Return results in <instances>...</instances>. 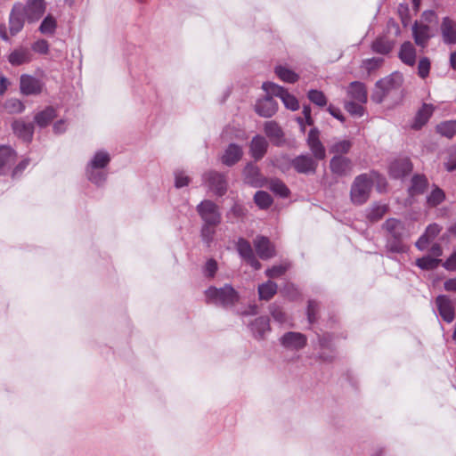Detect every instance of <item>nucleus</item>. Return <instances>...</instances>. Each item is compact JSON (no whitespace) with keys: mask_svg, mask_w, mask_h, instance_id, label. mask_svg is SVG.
<instances>
[{"mask_svg":"<svg viewBox=\"0 0 456 456\" xmlns=\"http://www.w3.org/2000/svg\"><path fill=\"white\" fill-rule=\"evenodd\" d=\"M236 246L239 254L244 260L254 255L252 247L247 240L240 238Z\"/></svg>","mask_w":456,"mask_h":456,"instance_id":"nucleus-46","label":"nucleus"},{"mask_svg":"<svg viewBox=\"0 0 456 456\" xmlns=\"http://www.w3.org/2000/svg\"><path fill=\"white\" fill-rule=\"evenodd\" d=\"M57 27L56 20L52 15H47L42 21L39 30L42 34L52 35Z\"/></svg>","mask_w":456,"mask_h":456,"instance_id":"nucleus-45","label":"nucleus"},{"mask_svg":"<svg viewBox=\"0 0 456 456\" xmlns=\"http://www.w3.org/2000/svg\"><path fill=\"white\" fill-rule=\"evenodd\" d=\"M277 110L278 104L271 96H266L264 99L258 100L255 105L256 112L264 118H270L273 116Z\"/></svg>","mask_w":456,"mask_h":456,"instance_id":"nucleus-17","label":"nucleus"},{"mask_svg":"<svg viewBox=\"0 0 456 456\" xmlns=\"http://www.w3.org/2000/svg\"><path fill=\"white\" fill-rule=\"evenodd\" d=\"M428 182L425 175H416L411 179L410 193L411 195L421 194L428 188Z\"/></svg>","mask_w":456,"mask_h":456,"instance_id":"nucleus-33","label":"nucleus"},{"mask_svg":"<svg viewBox=\"0 0 456 456\" xmlns=\"http://www.w3.org/2000/svg\"><path fill=\"white\" fill-rule=\"evenodd\" d=\"M403 82V77L399 73H393L380 80L375 85V91L371 98L376 102H381L384 97L392 90L401 87Z\"/></svg>","mask_w":456,"mask_h":456,"instance_id":"nucleus-4","label":"nucleus"},{"mask_svg":"<svg viewBox=\"0 0 456 456\" xmlns=\"http://www.w3.org/2000/svg\"><path fill=\"white\" fill-rule=\"evenodd\" d=\"M254 200L255 203L262 209L268 208L273 203L271 195L264 191H256L254 196Z\"/></svg>","mask_w":456,"mask_h":456,"instance_id":"nucleus-41","label":"nucleus"},{"mask_svg":"<svg viewBox=\"0 0 456 456\" xmlns=\"http://www.w3.org/2000/svg\"><path fill=\"white\" fill-rule=\"evenodd\" d=\"M444 289L447 291H456V278L449 279L444 282Z\"/></svg>","mask_w":456,"mask_h":456,"instance_id":"nucleus-64","label":"nucleus"},{"mask_svg":"<svg viewBox=\"0 0 456 456\" xmlns=\"http://www.w3.org/2000/svg\"><path fill=\"white\" fill-rule=\"evenodd\" d=\"M441 230L442 228L437 224H432L427 227L424 235L431 240L440 233Z\"/></svg>","mask_w":456,"mask_h":456,"instance_id":"nucleus-58","label":"nucleus"},{"mask_svg":"<svg viewBox=\"0 0 456 456\" xmlns=\"http://www.w3.org/2000/svg\"><path fill=\"white\" fill-rule=\"evenodd\" d=\"M440 262L441 259L433 258L431 256H423L417 259L416 265L424 270H433L438 266Z\"/></svg>","mask_w":456,"mask_h":456,"instance_id":"nucleus-48","label":"nucleus"},{"mask_svg":"<svg viewBox=\"0 0 456 456\" xmlns=\"http://www.w3.org/2000/svg\"><path fill=\"white\" fill-rule=\"evenodd\" d=\"M12 129L15 134L26 142L31 141L34 133V126L31 123L23 120H16L12 123Z\"/></svg>","mask_w":456,"mask_h":456,"instance_id":"nucleus-26","label":"nucleus"},{"mask_svg":"<svg viewBox=\"0 0 456 456\" xmlns=\"http://www.w3.org/2000/svg\"><path fill=\"white\" fill-rule=\"evenodd\" d=\"M86 175L88 179L95 184H102L106 180V173L102 168H86Z\"/></svg>","mask_w":456,"mask_h":456,"instance_id":"nucleus-43","label":"nucleus"},{"mask_svg":"<svg viewBox=\"0 0 456 456\" xmlns=\"http://www.w3.org/2000/svg\"><path fill=\"white\" fill-rule=\"evenodd\" d=\"M245 182L254 187L261 186L262 177L259 168L252 164H248L244 168Z\"/></svg>","mask_w":456,"mask_h":456,"instance_id":"nucleus-29","label":"nucleus"},{"mask_svg":"<svg viewBox=\"0 0 456 456\" xmlns=\"http://www.w3.org/2000/svg\"><path fill=\"white\" fill-rule=\"evenodd\" d=\"M44 87V82L31 75L23 74L20 77V90L24 95L40 94Z\"/></svg>","mask_w":456,"mask_h":456,"instance_id":"nucleus-7","label":"nucleus"},{"mask_svg":"<svg viewBox=\"0 0 456 456\" xmlns=\"http://www.w3.org/2000/svg\"><path fill=\"white\" fill-rule=\"evenodd\" d=\"M262 88L268 94L281 98L285 107L290 110H297L299 108L297 99L290 94L284 87L278 86L273 82H265Z\"/></svg>","mask_w":456,"mask_h":456,"instance_id":"nucleus-5","label":"nucleus"},{"mask_svg":"<svg viewBox=\"0 0 456 456\" xmlns=\"http://www.w3.org/2000/svg\"><path fill=\"white\" fill-rule=\"evenodd\" d=\"M387 208L385 205H383V206H376V207L372 208L370 209V211L369 212L368 218L371 222H377V221H379V219H381L383 217V216L387 212Z\"/></svg>","mask_w":456,"mask_h":456,"instance_id":"nucleus-54","label":"nucleus"},{"mask_svg":"<svg viewBox=\"0 0 456 456\" xmlns=\"http://www.w3.org/2000/svg\"><path fill=\"white\" fill-rule=\"evenodd\" d=\"M307 97L317 106L324 107L327 104V98L322 91L310 90L307 94Z\"/></svg>","mask_w":456,"mask_h":456,"instance_id":"nucleus-51","label":"nucleus"},{"mask_svg":"<svg viewBox=\"0 0 456 456\" xmlns=\"http://www.w3.org/2000/svg\"><path fill=\"white\" fill-rule=\"evenodd\" d=\"M55 117V110L53 107H47L35 116V122L39 126H47Z\"/></svg>","mask_w":456,"mask_h":456,"instance_id":"nucleus-35","label":"nucleus"},{"mask_svg":"<svg viewBox=\"0 0 456 456\" xmlns=\"http://www.w3.org/2000/svg\"><path fill=\"white\" fill-rule=\"evenodd\" d=\"M242 154V148L240 145L231 143L222 156V162L228 167H232L240 160Z\"/></svg>","mask_w":456,"mask_h":456,"instance_id":"nucleus-22","label":"nucleus"},{"mask_svg":"<svg viewBox=\"0 0 456 456\" xmlns=\"http://www.w3.org/2000/svg\"><path fill=\"white\" fill-rule=\"evenodd\" d=\"M379 175L376 172L365 173L357 175L351 185L350 200L354 205H362L370 198L373 183L379 179Z\"/></svg>","mask_w":456,"mask_h":456,"instance_id":"nucleus-1","label":"nucleus"},{"mask_svg":"<svg viewBox=\"0 0 456 456\" xmlns=\"http://www.w3.org/2000/svg\"><path fill=\"white\" fill-rule=\"evenodd\" d=\"M254 246L261 259H270L276 255L274 245L265 236H256L254 240Z\"/></svg>","mask_w":456,"mask_h":456,"instance_id":"nucleus-13","label":"nucleus"},{"mask_svg":"<svg viewBox=\"0 0 456 456\" xmlns=\"http://www.w3.org/2000/svg\"><path fill=\"white\" fill-rule=\"evenodd\" d=\"M319 311V304L315 300H309L307 305V319L309 323H314L317 319V314Z\"/></svg>","mask_w":456,"mask_h":456,"instance_id":"nucleus-53","label":"nucleus"},{"mask_svg":"<svg viewBox=\"0 0 456 456\" xmlns=\"http://www.w3.org/2000/svg\"><path fill=\"white\" fill-rule=\"evenodd\" d=\"M443 266L448 271H456V249L450 257L443 264Z\"/></svg>","mask_w":456,"mask_h":456,"instance_id":"nucleus-63","label":"nucleus"},{"mask_svg":"<svg viewBox=\"0 0 456 456\" xmlns=\"http://www.w3.org/2000/svg\"><path fill=\"white\" fill-rule=\"evenodd\" d=\"M110 160V157L109 153L103 151H100L94 154L87 167L103 169L109 164Z\"/></svg>","mask_w":456,"mask_h":456,"instance_id":"nucleus-34","label":"nucleus"},{"mask_svg":"<svg viewBox=\"0 0 456 456\" xmlns=\"http://www.w3.org/2000/svg\"><path fill=\"white\" fill-rule=\"evenodd\" d=\"M217 271V263L214 259L207 261L204 267V273L206 276L213 278Z\"/></svg>","mask_w":456,"mask_h":456,"instance_id":"nucleus-57","label":"nucleus"},{"mask_svg":"<svg viewBox=\"0 0 456 456\" xmlns=\"http://www.w3.org/2000/svg\"><path fill=\"white\" fill-rule=\"evenodd\" d=\"M197 210L204 223L210 224H219L221 223V215L216 204L211 200H203L198 205Z\"/></svg>","mask_w":456,"mask_h":456,"instance_id":"nucleus-6","label":"nucleus"},{"mask_svg":"<svg viewBox=\"0 0 456 456\" xmlns=\"http://www.w3.org/2000/svg\"><path fill=\"white\" fill-rule=\"evenodd\" d=\"M283 292L291 300H295L299 296L298 289L293 283H287L283 288Z\"/></svg>","mask_w":456,"mask_h":456,"instance_id":"nucleus-59","label":"nucleus"},{"mask_svg":"<svg viewBox=\"0 0 456 456\" xmlns=\"http://www.w3.org/2000/svg\"><path fill=\"white\" fill-rule=\"evenodd\" d=\"M330 169L337 176H346L353 170V163L346 157L334 156L330 161Z\"/></svg>","mask_w":456,"mask_h":456,"instance_id":"nucleus-10","label":"nucleus"},{"mask_svg":"<svg viewBox=\"0 0 456 456\" xmlns=\"http://www.w3.org/2000/svg\"><path fill=\"white\" fill-rule=\"evenodd\" d=\"M265 133L270 141L275 145H281L284 134L281 126L274 121H268L265 124Z\"/></svg>","mask_w":456,"mask_h":456,"instance_id":"nucleus-25","label":"nucleus"},{"mask_svg":"<svg viewBox=\"0 0 456 456\" xmlns=\"http://www.w3.org/2000/svg\"><path fill=\"white\" fill-rule=\"evenodd\" d=\"M430 70V61L428 58L423 57L419 60L418 65V74L421 78H426Z\"/></svg>","mask_w":456,"mask_h":456,"instance_id":"nucleus-56","label":"nucleus"},{"mask_svg":"<svg viewBox=\"0 0 456 456\" xmlns=\"http://www.w3.org/2000/svg\"><path fill=\"white\" fill-rule=\"evenodd\" d=\"M16 159V152L10 146H0V174H6Z\"/></svg>","mask_w":456,"mask_h":456,"instance_id":"nucleus-18","label":"nucleus"},{"mask_svg":"<svg viewBox=\"0 0 456 456\" xmlns=\"http://www.w3.org/2000/svg\"><path fill=\"white\" fill-rule=\"evenodd\" d=\"M439 314L446 322L454 320V305L452 301L445 295L438 296L436 299Z\"/></svg>","mask_w":456,"mask_h":456,"instance_id":"nucleus-14","label":"nucleus"},{"mask_svg":"<svg viewBox=\"0 0 456 456\" xmlns=\"http://www.w3.org/2000/svg\"><path fill=\"white\" fill-rule=\"evenodd\" d=\"M412 169L411 162L409 159H399L393 161L389 167L390 175L395 178H400L408 175Z\"/></svg>","mask_w":456,"mask_h":456,"instance_id":"nucleus-20","label":"nucleus"},{"mask_svg":"<svg viewBox=\"0 0 456 456\" xmlns=\"http://www.w3.org/2000/svg\"><path fill=\"white\" fill-rule=\"evenodd\" d=\"M268 142L265 137L256 135L251 140L249 149L252 158L256 160L261 159L267 151Z\"/></svg>","mask_w":456,"mask_h":456,"instance_id":"nucleus-24","label":"nucleus"},{"mask_svg":"<svg viewBox=\"0 0 456 456\" xmlns=\"http://www.w3.org/2000/svg\"><path fill=\"white\" fill-rule=\"evenodd\" d=\"M22 11L21 3L13 4L9 17V30L12 36L18 34L24 27L26 17Z\"/></svg>","mask_w":456,"mask_h":456,"instance_id":"nucleus-12","label":"nucleus"},{"mask_svg":"<svg viewBox=\"0 0 456 456\" xmlns=\"http://www.w3.org/2000/svg\"><path fill=\"white\" fill-rule=\"evenodd\" d=\"M433 111H434L433 105L424 103L415 117V120L412 125V128L419 129L421 126H423L428 121Z\"/></svg>","mask_w":456,"mask_h":456,"instance_id":"nucleus-31","label":"nucleus"},{"mask_svg":"<svg viewBox=\"0 0 456 456\" xmlns=\"http://www.w3.org/2000/svg\"><path fill=\"white\" fill-rule=\"evenodd\" d=\"M5 110L10 114H19L25 110L24 103L16 98L7 100L4 105Z\"/></svg>","mask_w":456,"mask_h":456,"instance_id":"nucleus-40","label":"nucleus"},{"mask_svg":"<svg viewBox=\"0 0 456 456\" xmlns=\"http://www.w3.org/2000/svg\"><path fill=\"white\" fill-rule=\"evenodd\" d=\"M31 60L32 53L30 50L26 47L16 48L8 56V61L12 66H20L28 63Z\"/></svg>","mask_w":456,"mask_h":456,"instance_id":"nucleus-21","label":"nucleus"},{"mask_svg":"<svg viewBox=\"0 0 456 456\" xmlns=\"http://www.w3.org/2000/svg\"><path fill=\"white\" fill-rule=\"evenodd\" d=\"M275 74L281 80L287 83H295L299 77L293 70L283 66H277L275 68Z\"/></svg>","mask_w":456,"mask_h":456,"instance_id":"nucleus-36","label":"nucleus"},{"mask_svg":"<svg viewBox=\"0 0 456 456\" xmlns=\"http://www.w3.org/2000/svg\"><path fill=\"white\" fill-rule=\"evenodd\" d=\"M384 62V59L381 57H373L370 59H366L362 61V67L367 70L370 74V72L379 69Z\"/></svg>","mask_w":456,"mask_h":456,"instance_id":"nucleus-49","label":"nucleus"},{"mask_svg":"<svg viewBox=\"0 0 456 456\" xmlns=\"http://www.w3.org/2000/svg\"><path fill=\"white\" fill-rule=\"evenodd\" d=\"M430 31L428 25L416 21L412 26V36L415 44L422 48L426 47L431 37Z\"/></svg>","mask_w":456,"mask_h":456,"instance_id":"nucleus-16","label":"nucleus"},{"mask_svg":"<svg viewBox=\"0 0 456 456\" xmlns=\"http://www.w3.org/2000/svg\"><path fill=\"white\" fill-rule=\"evenodd\" d=\"M440 31L444 43L456 44V21L450 17H444L440 25Z\"/></svg>","mask_w":456,"mask_h":456,"instance_id":"nucleus-15","label":"nucleus"},{"mask_svg":"<svg viewBox=\"0 0 456 456\" xmlns=\"http://www.w3.org/2000/svg\"><path fill=\"white\" fill-rule=\"evenodd\" d=\"M289 268V264L273 265L265 271V275L271 279L283 275Z\"/></svg>","mask_w":456,"mask_h":456,"instance_id":"nucleus-52","label":"nucleus"},{"mask_svg":"<svg viewBox=\"0 0 456 456\" xmlns=\"http://www.w3.org/2000/svg\"><path fill=\"white\" fill-rule=\"evenodd\" d=\"M271 314H272L273 318L275 321L279 322L280 323H283L287 320L286 314L281 308H279L277 306L272 307Z\"/></svg>","mask_w":456,"mask_h":456,"instance_id":"nucleus-61","label":"nucleus"},{"mask_svg":"<svg viewBox=\"0 0 456 456\" xmlns=\"http://www.w3.org/2000/svg\"><path fill=\"white\" fill-rule=\"evenodd\" d=\"M346 110L353 116L362 117L364 112L363 107L354 102H347L345 104Z\"/></svg>","mask_w":456,"mask_h":456,"instance_id":"nucleus-55","label":"nucleus"},{"mask_svg":"<svg viewBox=\"0 0 456 456\" xmlns=\"http://www.w3.org/2000/svg\"><path fill=\"white\" fill-rule=\"evenodd\" d=\"M205 180L208 188L216 194L222 196L227 191V181L223 174L210 171L205 175Z\"/></svg>","mask_w":456,"mask_h":456,"instance_id":"nucleus-9","label":"nucleus"},{"mask_svg":"<svg viewBox=\"0 0 456 456\" xmlns=\"http://www.w3.org/2000/svg\"><path fill=\"white\" fill-rule=\"evenodd\" d=\"M269 188L277 195L287 198L289 195V190L287 185L279 179H273L270 182Z\"/></svg>","mask_w":456,"mask_h":456,"instance_id":"nucleus-42","label":"nucleus"},{"mask_svg":"<svg viewBox=\"0 0 456 456\" xmlns=\"http://www.w3.org/2000/svg\"><path fill=\"white\" fill-rule=\"evenodd\" d=\"M387 247L392 252H404L406 246L403 242V237H390L387 240Z\"/></svg>","mask_w":456,"mask_h":456,"instance_id":"nucleus-50","label":"nucleus"},{"mask_svg":"<svg viewBox=\"0 0 456 456\" xmlns=\"http://www.w3.org/2000/svg\"><path fill=\"white\" fill-rule=\"evenodd\" d=\"M190 183L189 176L185 175L183 173H177L175 175V187L182 188L183 186H187Z\"/></svg>","mask_w":456,"mask_h":456,"instance_id":"nucleus-62","label":"nucleus"},{"mask_svg":"<svg viewBox=\"0 0 456 456\" xmlns=\"http://www.w3.org/2000/svg\"><path fill=\"white\" fill-rule=\"evenodd\" d=\"M252 330L257 332L260 338L270 330L269 319L267 317H258L252 323Z\"/></svg>","mask_w":456,"mask_h":456,"instance_id":"nucleus-37","label":"nucleus"},{"mask_svg":"<svg viewBox=\"0 0 456 456\" xmlns=\"http://www.w3.org/2000/svg\"><path fill=\"white\" fill-rule=\"evenodd\" d=\"M383 227L386 231L391 235V237H404L405 235V227L403 224L395 218L387 219Z\"/></svg>","mask_w":456,"mask_h":456,"instance_id":"nucleus-30","label":"nucleus"},{"mask_svg":"<svg viewBox=\"0 0 456 456\" xmlns=\"http://www.w3.org/2000/svg\"><path fill=\"white\" fill-rule=\"evenodd\" d=\"M445 199V194L442 189L437 186L432 190L427 198V203L429 207H436L441 204Z\"/></svg>","mask_w":456,"mask_h":456,"instance_id":"nucleus-38","label":"nucleus"},{"mask_svg":"<svg viewBox=\"0 0 456 456\" xmlns=\"http://www.w3.org/2000/svg\"><path fill=\"white\" fill-rule=\"evenodd\" d=\"M281 344L288 348L300 349L306 345V337L299 332H287L281 338Z\"/></svg>","mask_w":456,"mask_h":456,"instance_id":"nucleus-19","label":"nucleus"},{"mask_svg":"<svg viewBox=\"0 0 456 456\" xmlns=\"http://www.w3.org/2000/svg\"><path fill=\"white\" fill-rule=\"evenodd\" d=\"M205 295L208 303L225 307L234 305L240 299L239 293L228 284L220 289L210 287L205 291Z\"/></svg>","mask_w":456,"mask_h":456,"instance_id":"nucleus-3","label":"nucleus"},{"mask_svg":"<svg viewBox=\"0 0 456 456\" xmlns=\"http://www.w3.org/2000/svg\"><path fill=\"white\" fill-rule=\"evenodd\" d=\"M347 94L352 99L361 103L367 102V89L362 82H352L348 86Z\"/></svg>","mask_w":456,"mask_h":456,"instance_id":"nucleus-27","label":"nucleus"},{"mask_svg":"<svg viewBox=\"0 0 456 456\" xmlns=\"http://www.w3.org/2000/svg\"><path fill=\"white\" fill-rule=\"evenodd\" d=\"M289 165L292 166L298 174L304 175L315 174L318 167L317 161L309 155H299L292 159L288 156H281L276 159V166L282 170L288 168Z\"/></svg>","mask_w":456,"mask_h":456,"instance_id":"nucleus-2","label":"nucleus"},{"mask_svg":"<svg viewBox=\"0 0 456 456\" xmlns=\"http://www.w3.org/2000/svg\"><path fill=\"white\" fill-rule=\"evenodd\" d=\"M306 142L311 152L316 159H325V148L320 140V132L316 127H314L309 131Z\"/></svg>","mask_w":456,"mask_h":456,"instance_id":"nucleus-11","label":"nucleus"},{"mask_svg":"<svg viewBox=\"0 0 456 456\" xmlns=\"http://www.w3.org/2000/svg\"><path fill=\"white\" fill-rule=\"evenodd\" d=\"M353 145L350 140H341L332 144L330 149L331 153L337 154L336 156H341L349 152Z\"/></svg>","mask_w":456,"mask_h":456,"instance_id":"nucleus-39","label":"nucleus"},{"mask_svg":"<svg viewBox=\"0 0 456 456\" xmlns=\"http://www.w3.org/2000/svg\"><path fill=\"white\" fill-rule=\"evenodd\" d=\"M395 47V41L386 36L378 37L370 45L372 52L387 55L392 52Z\"/></svg>","mask_w":456,"mask_h":456,"instance_id":"nucleus-23","label":"nucleus"},{"mask_svg":"<svg viewBox=\"0 0 456 456\" xmlns=\"http://www.w3.org/2000/svg\"><path fill=\"white\" fill-rule=\"evenodd\" d=\"M278 286L272 281H267L258 286V297L260 300L269 301L277 293Z\"/></svg>","mask_w":456,"mask_h":456,"instance_id":"nucleus-32","label":"nucleus"},{"mask_svg":"<svg viewBox=\"0 0 456 456\" xmlns=\"http://www.w3.org/2000/svg\"><path fill=\"white\" fill-rule=\"evenodd\" d=\"M217 225L218 224H210L208 223H204V225L201 228V238L208 247H209L211 242L213 241L214 235L216 233V227Z\"/></svg>","mask_w":456,"mask_h":456,"instance_id":"nucleus-47","label":"nucleus"},{"mask_svg":"<svg viewBox=\"0 0 456 456\" xmlns=\"http://www.w3.org/2000/svg\"><path fill=\"white\" fill-rule=\"evenodd\" d=\"M437 132L442 135L452 138L456 134V121L450 120L437 126Z\"/></svg>","mask_w":456,"mask_h":456,"instance_id":"nucleus-44","label":"nucleus"},{"mask_svg":"<svg viewBox=\"0 0 456 456\" xmlns=\"http://www.w3.org/2000/svg\"><path fill=\"white\" fill-rule=\"evenodd\" d=\"M400 60L406 65L413 66L416 62V50L414 45L410 42H404L399 51Z\"/></svg>","mask_w":456,"mask_h":456,"instance_id":"nucleus-28","label":"nucleus"},{"mask_svg":"<svg viewBox=\"0 0 456 456\" xmlns=\"http://www.w3.org/2000/svg\"><path fill=\"white\" fill-rule=\"evenodd\" d=\"M22 13L28 22L38 20L45 12L46 4L45 0H27L26 4H21Z\"/></svg>","mask_w":456,"mask_h":456,"instance_id":"nucleus-8","label":"nucleus"},{"mask_svg":"<svg viewBox=\"0 0 456 456\" xmlns=\"http://www.w3.org/2000/svg\"><path fill=\"white\" fill-rule=\"evenodd\" d=\"M32 50L38 53H46L49 50V45L47 43L46 40L45 39H40V40H37L36 41L33 45H32Z\"/></svg>","mask_w":456,"mask_h":456,"instance_id":"nucleus-60","label":"nucleus"}]
</instances>
